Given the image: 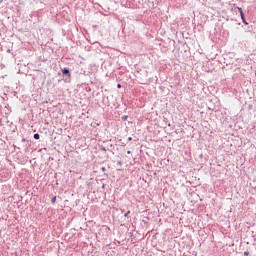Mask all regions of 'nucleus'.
Returning a JSON list of instances; mask_svg holds the SVG:
<instances>
[{"label": "nucleus", "instance_id": "nucleus-1", "mask_svg": "<svg viewBox=\"0 0 256 256\" xmlns=\"http://www.w3.org/2000/svg\"><path fill=\"white\" fill-rule=\"evenodd\" d=\"M237 9H238V11H239V13H240V17H241L243 23H244L245 25H248L247 21L245 20V14L243 13V9H241L240 7H237Z\"/></svg>", "mask_w": 256, "mask_h": 256}, {"label": "nucleus", "instance_id": "nucleus-2", "mask_svg": "<svg viewBox=\"0 0 256 256\" xmlns=\"http://www.w3.org/2000/svg\"><path fill=\"white\" fill-rule=\"evenodd\" d=\"M62 73H63V75H69V77H71V73H69V69H67V68H64L62 70Z\"/></svg>", "mask_w": 256, "mask_h": 256}, {"label": "nucleus", "instance_id": "nucleus-3", "mask_svg": "<svg viewBox=\"0 0 256 256\" xmlns=\"http://www.w3.org/2000/svg\"><path fill=\"white\" fill-rule=\"evenodd\" d=\"M55 201H57V197L51 199V203H55Z\"/></svg>", "mask_w": 256, "mask_h": 256}, {"label": "nucleus", "instance_id": "nucleus-4", "mask_svg": "<svg viewBox=\"0 0 256 256\" xmlns=\"http://www.w3.org/2000/svg\"><path fill=\"white\" fill-rule=\"evenodd\" d=\"M34 139H39V134H34Z\"/></svg>", "mask_w": 256, "mask_h": 256}, {"label": "nucleus", "instance_id": "nucleus-5", "mask_svg": "<svg viewBox=\"0 0 256 256\" xmlns=\"http://www.w3.org/2000/svg\"><path fill=\"white\" fill-rule=\"evenodd\" d=\"M129 213H131V211H127V213L126 214H124V217H127V215H129Z\"/></svg>", "mask_w": 256, "mask_h": 256}, {"label": "nucleus", "instance_id": "nucleus-6", "mask_svg": "<svg viewBox=\"0 0 256 256\" xmlns=\"http://www.w3.org/2000/svg\"><path fill=\"white\" fill-rule=\"evenodd\" d=\"M122 119H123L124 121H126V119H127V116H123V117H122Z\"/></svg>", "mask_w": 256, "mask_h": 256}, {"label": "nucleus", "instance_id": "nucleus-7", "mask_svg": "<svg viewBox=\"0 0 256 256\" xmlns=\"http://www.w3.org/2000/svg\"><path fill=\"white\" fill-rule=\"evenodd\" d=\"M117 88H118V89H121V84H118V85H117Z\"/></svg>", "mask_w": 256, "mask_h": 256}, {"label": "nucleus", "instance_id": "nucleus-8", "mask_svg": "<svg viewBox=\"0 0 256 256\" xmlns=\"http://www.w3.org/2000/svg\"><path fill=\"white\" fill-rule=\"evenodd\" d=\"M244 255L249 256V252H244Z\"/></svg>", "mask_w": 256, "mask_h": 256}, {"label": "nucleus", "instance_id": "nucleus-9", "mask_svg": "<svg viewBox=\"0 0 256 256\" xmlns=\"http://www.w3.org/2000/svg\"><path fill=\"white\" fill-rule=\"evenodd\" d=\"M127 153H128V155H129V154H131V151H128Z\"/></svg>", "mask_w": 256, "mask_h": 256}]
</instances>
